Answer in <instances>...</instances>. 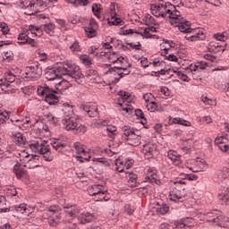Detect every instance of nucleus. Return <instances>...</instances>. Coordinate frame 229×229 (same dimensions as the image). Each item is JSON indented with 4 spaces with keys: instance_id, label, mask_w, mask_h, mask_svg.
<instances>
[{
    "instance_id": "nucleus-30",
    "label": "nucleus",
    "mask_w": 229,
    "mask_h": 229,
    "mask_svg": "<svg viewBox=\"0 0 229 229\" xmlns=\"http://www.w3.org/2000/svg\"><path fill=\"white\" fill-rule=\"evenodd\" d=\"M23 167L27 169H35V167H40V162L38 161V156H32Z\"/></svg>"
},
{
    "instance_id": "nucleus-49",
    "label": "nucleus",
    "mask_w": 229,
    "mask_h": 229,
    "mask_svg": "<svg viewBox=\"0 0 229 229\" xmlns=\"http://www.w3.org/2000/svg\"><path fill=\"white\" fill-rule=\"evenodd\" d=\"M39 155H43V158H44V160H46V162H53V159L55 158V157L53 156V154L49 150V145L48 144H47V151L43 152V153H39Z\"/></svg>"
},
{
    "instance_id": "nucleus-5",
    "label": "nucleus",
    "mask_w": 229,
    "mask_h": 229,
    "mask_svg": "<svg viewBox=\"0 0 229 229\" xmlns=\"http://www.w3.org/2000/svg\"><path fill=\"white\" fill-rule=\"evenodd\" d=\"M121 130L123 131V137L129 146H140V139H142V136L139 131H135L128 125L122 126Z\"/></svg>"
},
{
    "instance_id": "nucleus-14",
    "label": "nucleus",
    "mask_w": 229,
    "mask_h": 229,
    "mask_svg": "<svg viewBox=\"0 0 229 229\" xmlns=\"http://www.w3.org/2000/svg\"><path fill=\"white\" fill-rule=\"evenodd\" d=\"M73 148L76 150L77 153V160H80L81 162H84V160H90V152L81 145L80 142H75L73 144Z\"/></svg>"
},
{
    "instance_id": "nucleus-36",
    "label": "nucleus",
    "mask_w": 229,
    "mask_h": 229,
    "mask_svg": "<svg viewBox=\"0 0 229 229\" xmlns=\"http://www.w3.org/2000/svg\"><path fill=\"white\" fill-rule=\"evenodd\" d=\"M143 24L146 26H158L157 20L151 14H145L142 18Z\"/></svg>"
},
{
    "instance_id": "nucleus-63",
    "label": "nucleus",
    "mask_w": 229,
    "mask_h": 229,
    "mask_svg": "<svg viewBox=\"0 0 229 229\" xmlns=\"http://www.w3.org/2000/svg\"><path fill=\"white\" fill-rule=\"evenodd\" d=\"M226 140H228L226 136H217L215 139V144H216V146H221L222 144H226Z\"/></svg>"
},
{
    "instance_id": "nucleus-50",
    "label": "nucleus",
    "mask_w": 229,
    "mask_h": 229,
    "mask_svg": "<svg viewBox=\"0 0 229 229\" xmlns=\"http://www.w3.org/2000/svg\"><path fill=\"white\" fill-rule=\"evenodd\" d=\"M157 214H161V216H165L167 212H169V206L167 204H163L160 206V204H157Z\"/></svg>"
},
{
    "instance_id": "nucleus-64",
    "label": "nucleus",
    "mask_w": 229,
    "mask_h": 229,
    "mask_svg": "<svg viewBox=\"0 0 229 229\" xmlns=\"http://www.w3.org/2000/svg\"><path fill=\"white\" fill-rule=\"evenodd\" d=\"M196 66L194 64H191L187 68H185V72L188 74V76H194L196 73Z\"/></svg>"
},
{
    "instance_id": "nucleus-31",
    "label": "nucleus",
    "mask_w": 229,
    "mask_h": 229,
    "mask_svg": "<svg viewBox=\"0 0 229 229\" xmlns=\"http://www.w3.org/2000/svg\"><path fill=\"white\" fill-rule=\"evenodd\" d=\"M33 155H30V153H28V151L26 150H22L21 151L17 157L19 158V162H20V165H26V163L28 161H30V158L32 157Z\"/></svg>"
},
{
    "instance_id": "nucleus-52",
    "label": "nucleus",
    "mask_w": 229,
    "mask_h": 229,
    "mask_svg": "<svg viewBox=\"0 0 229 229\" xmlns=\"http://www.w3.org/2000/svg\"><path fill=\"white\" fill-rule=\"evenodd\" d=\"M146 107L149 112H157V110L158 111L161 108L160 106H158V104L153 100L146 104Z\"/></svg>"
},
{
    "instance_id": "nucleus-42",
    "label": "nucleus",
    "mask_w": 229,
    "mask_h": 229,
    "mask_svg": "<svg viewBox=\"0 0 229 229\" xmlns=\"http://www.w3.org/2000/svg\"><path fill=\"white\" fill-rule=\"evenodd\" d=\"M114 165H115V171H117L118 173L124 172L125 165H124V160H123V158L121 157L116 158L114 161Z\"/></svg>"
},
{
    "instance_id": "nucleus-57",
    "label": "nucleus",
    "mask_w": 229,
    "mask_h": 229,
    "mask_svg": "<svg viewBox=\"0 0 229 229\" xmlns=\"http://www.w3.org/2000/svg\"><path fill=\"white\" fill-rule=\"evenodd\" d=\"M114 42V38L108 37L106 41L102 42V47L104 49H112V43Z\"/></svg>"
},
{
    "instance_id": "nucleus-10",
    "label": "nucleus",
    "mask_w": 229,
    "mask_h": 229,
    "mask_svg": "<svg viewBox=\"0 0 229 229\" xmlns=\"http://www.w3.org/2000/svg\"><path fill=\"white\" fill-rule=\"evenodd\" d=\"M20 6L24 9L25 15H35L38 12V1L20 0Z\"/></svg>"
},
{
    "instance_id": "nucleus-38",
    "label": "nucleus",
    "mask_w": 229,
    "mask_h": 229,
    "mask_svg": "<svg viewBox=\"0 0 229 229\" xmlns=\"http://www.w3.org/2000/svg\"><path fill=\"white\" fill-rule=\"evenodd\" d=\"M91 10L93 12V15H95L97 19H101V12L103 11L101 4H93Z\"/></svg>"
},
{
    "instance_id": "nucleus-53",
    "label": "nucleus",
    "mask_w": 229,
    "mask_h": 229,
    "mask_svg": "<svg viewBox=\"0 0 229 229\" xmlns=\"http://www.w3.org/2000/svg\"><path fill=\"white\" fill-rule=\"evenodd\" d=\"M14 208L16 212H18L19 214H25V215L28 214V210H30V208L24 203L16 205Z\"/></svg>"
},
{
    "instance_id": "nucleus-12",
    "label": "nucleus",
    "mask_w": 229,
    "mask_h": 229,
    "mask_svg": "<svg viewBox=\"0 0 229 229\" xmlns=\"http://www.w3.org/2000/svg\"><path fill=\"white\" fill-rule=\"evenodd\" d=\"M29 148L32 153H46L47 151V141L42 139L34 140L30 141Z\"/></svg>"
},
{
    "instance_id": "nucleus-47",
    "label": "nucleus",
    "mask_w": 229,
    "mask_h": 229,
    "mask_svg": "<svg viewBox=\"0 0 229 229\" xmlns=\"http://www.w3.org/2000/svg\"><path fill=\"white\" fill-rule=\"evenodd\" d=\"M47 214L50 216V217H58L60 216V208L56 206H51L47 210Z\"/></svg>"
},
{
    "instance_id": "nucleus-1",
    "label": "nucleus",
    "mask_w": 229,
    "mask_h": 229,
    "mask_svg": "<svg viewBox=\"0 0 229 229\" xmlns=\"http://www.w3.org/2000/svg\"><path fill=\"white\" fill-rule=\"evenodd\" d=\"M61 75L70 76L75 80L79 85L83 83V73H81L80 67L76 64H63V66H59L58 68L47 69L45 73V76L48 81H55V80H59Z\"/></svg>"
},
{
    "instance_id": "nucleus-11",
    "label": "nucleus",
    "mask_w": 229,
    "mask_h": 229,
    "mask_svg": "<svg viewBox=\"0 0 229 229\" xmlns=\"http://www.w3.org/2000/svg\"><path fill=\"white\" fill-rule=\"evenodd\" d=\"M42 76V67L38 62H32L26 68V78H30V80H38Z\"/></svg>"
},
{
    "instance_id": "nucleus-17",
    "label": "nucleus",
    "mask_w": 229,
    "mask_h": 229,
    "mask_svg": "<svg viewBox=\"0 0 229 229\" xmlns=\"http://www.w3.org/2000/svg\"><path fill=\"white\" fill-rule=\"evenodd\" d=\"M98 28H99L98 21H96L94 19H91L89 21V26L85 28L86 37H88V38H94V37L98 35Z\"/></svg>"
},
{
    "instance_id": "nucleus-35",
    "label": "nucleus",
    "mask_w": 229,
    "mask_h": 229,
    "mask_svg": "<svg viewBox=\"0 0 229 229\" xmlns=\"http://www.w3.org/2000/svg\"><path fill=\"white\" fill-rule=\"evenodd\" d=\"M55 92L56 91H50L46 97L45 101L48 105H56L58 103L59 99L56 95H55Z\"/></svg>"
},
{
    "instance_id": "nucleus-19",
    "label": "nucleus",
    "mask_w": 229,
    "mask_h": 229,
    "mask_svg": "<svg viewBox=\"0 0 229 229\" xmlns=\"http://www.w3.org/2000/svg\"><path fill=\"white\" fill-rule=\"evenodd\" d=\"M146 175L147 182H151V183H157V185H160V180H158V175H157V169L148 167L146 170Z\"/></svg>"
},
{
    "instance_id": "nucleus-22",
    "label": "nucleus",
    "mask_w": 229,
    "mask_h": 229,
    "mask_svg": "<svg viewBox=\"0 0 229 229\" xmlns=\"http://www.w3.org/2000/svg\"><path fill=\"white\" fill-rule=\"evenodd\" d=\"M13 173L18 180H22V178H26L28 176V171L24 169V165H21L18 161L13 166Z\"/></svg>"
},
{
    "instance_id": "nucleus-8",
    "label": "nucleus",
    "mask_w": 229,
    "mask_h": 229,
    "mask_svg": "<svg viewBox=\"0 0 229 229\" xmlns=\"http://www.w3.org/2000/svg\"><path fill=\"white\" fill-rule=\"evenodd\" d=\"M186 167L192 173H203V171L208 169V165L204 159H190L186 162Z\"/></svg>"
},
{
    "instance_id": "nucleus-24",
    "label": "nucleus",
    "mask_w": 229,
    "mask_h": 229,
    "mask_svg": "<svg viewBox=\"0 0 229 229\" xmlns=\"http://www.w3.org/2000/svg\"><path fill=\"white\" fill-rule=\"evenodd\" d=\"M82 110H84L89 117H98L99 115L98 106H96V104L84 105L82 106Z\"/></svg>"
},
{
    "instance_id": "nucleus-62",
    "label": "nucleus",
    "mask_w": 229,
    "mask_h": 229,
    "mask_svg": "<svg viewBox=\"0 0 229 229\" xmlns=\"http://www.w3.org/2000/svg\"><path fill=\"white\" fill-rule=\"evenodd\" d=\"M60 216H50L48 218V223L51 226H56L58 225H60Z\"/></svg>"
},
{
    "instance_id": "nucleus-18",
    "label": "nucleus",
    "mask_w": 229,
    "mask_h": 229,
    "mask_svg": "<svg viewBox=\"0 0 229 229\" xmlns=\"http://www.w3.org/2000/svg\"><path fill=\"white\" fill-rule=\"evenodd\" d=\"M18 44H29V46L35 47V39L30 38L28 30H24L18 36Z\"/></svg>"
},
{
    "instance_id": "nucleus-51",
    "label": "nucleus",
    "mask_w": 229,
    "mask_h": 229,
    "mask_svg": "<svg viewBox=\"0 0 229 229\" xmlns=\"http://www.w3.org/2000/svg\"><path fill=\"white\" fill-rule=\"evenodd\" d=\"M70 51H72V53H80L81 52V45H80V41L75 40L72 46L69 47Z\"/></svg>"
},
{
    "instance_id": "nucleus-55",
    "label": "nucleus",
    "mask_w": 229,
    "mask_h": 229,
    "mask_svg": "<svg viewBox=\"0 0 229 229\" xmlns=\"http://www.w3.org/2000/svg\"><path fill=\"white\" fill-rule=\"evenodd\" d=\"M174 74H176L177 78H179V80H182V81H186L189 82L191 81V78H189V75L184 74L182 72H178L176 70H174Z\"/></svg>"
},
{
    "instance_id": "nucleus-27",
    "label": "nucleus",
    "mask_w": 229,
    "mask_h": 229,
    "mask_svg": "<svg viewBox=\"0 0 229 229\" xmlns=\"http://www.w3.org/2000/svg\"><path fill=\"white\" fill-rule=\"evenodd\" d=\"M96 219V216H94L93 214H90L89 212H84L81 213L78 216V221L81 223V225H87V223H92Z\"/></svg>"
},
{
    "instance_id": "nucleus-7",
    "label": "nucleus",
    "mask_w": 229,
    "mask_h": 229,
    "mask_svg": "<svg viewBox=\"0 0 229 229\" xmlns=\"http://www.w3.org/2000/svg\"><path fill=\"white\" fill-rule=\"evenodd\" d=\"M119 66H115L114 68H109L108 73L111 76H114V83H118L121 78H124V76H128L131 71L128 67H130V64H128V59H125V64H120Z\"/></svg>"
},
{
    "instance_id": "nucleus-28",
    "label": "nucleus",
    "mask_w": 229,
    "mask_h": 229,
    "mask_svg": "<svg viewBox=\"0 0 229 229\" xmlns=\"http://www.w3.org/2000/svg\"><path fill=\"white\" fill-rule=\"evenodd\" d=\"M167 157L173 162L174 165H180L182 164V156L174 150H169L167 152Z\"/></svg>"
},
{
    "instance_id": "nucleus-23",
    "label": "nucleus",
    "mask_w": 229,
    "mask_h": 229,
    "mask_svg": "<svg viewBox=\"0 0 229 229\" xmlns=\"http://www.w3.org/2000/svg\"><path fill=\"white\" fill-rule=\"evenodd\" d=\"M107 60L110 64H114L115 65H120V64H126V58L121 56L115 52L109 53L107 55Z\"/></svg>"
},
{
    "instance_id": "nucleus-4",
    "label": "nucleus",
    "mask_w": 229,
    "mask_h": 229,
    "mask_svg": "<svg viewBox=\"0 0 229 229\" xmlns=\"http://www.w3.org/2000/svg\"><path fill=\"white\" fill-rule=\"evenodd\" d=\"M171 185L174 187V190L170 191V199L178 203L180 199H183L187 195L185 191V185H187V183L184 180L176 179L175 181H171Z\"/></svg>"
},
{
    "instance_id": "nucleus-25",
    "label": "nucleus",
    "mask_w": 229,
    "mask_h": 229,
    "mask_svg": "<svg viewBox=\"0 0 229 229\" xmlns=\"http://www.w3.org/2000/svg\"><path fill=\"white\" fill-rule=\"evenodd\" d=\"M86 78L89 83H100L101 81V77H99L98 71L92 69L86 71Z\"/></svg>"
},
{
    "instance_id": "nucleus-3",
    "label": "nucleus",
    "mask_w": 229,
    "mask_h": 229,
    "mask_svg": "<svg viewBox=\"0 0 229 229\" xmlns=\"http://www.w3.org/2000/svg\"><path fill=\"white\" fill-rule=\"evenodd\" d=\"M64 130L66 131H73V133H85L87 126L81 124L80 118L76 115L64 117L62 120Z\"/></svg>"
},
{
    "instance_id": "nucleus-32",
    "label": "nucleus",
    "mask_w": 229,
    "mask_h": 229,
    "mask_svg": "<svg viewBox=\"0 0 229 229\" xmlns=\"http://www.w3.org/2000/svg\"><path fill=\"white\" fill-rule=\"evenodd\" d=\"M62 112L64 117H72L74 114V109L72 108V105L68 103L63 104Z\"/></svg>"
},
{
    "instance_id": "nucleus-48",
    "label": "nucleus",
    "mask_w": 229,
    "mask_h": 229,
    "mask_svg": "<svg viewBox=\"0 0 229 229\" xmlns=\"http://www.w3.org/2000/svg\"><path fill=\"white\" fill-rule=\"evenodd\" d=\"M51 91L47 85L38 86L37 89L38 96H47Z\"/></svg>"
},
{
    "instance_id": "nucleus-20",
    "label": "nucleus",
    "mask_w": 229,
    "mask_h": 229,
    "mask_svg": "<svg viewBox=\"0 0 229 229\" xmlns=\"http://www.w3.org/2000/svg\"><path fill=\"white\" fill-rule=\"evenodd\" d=\"M155 151H157V146H155L153 143H147L143 145L141 149V153L144 155L145 158H153Z\"/></svg>"
},
{
    "instance_id": "nucleus-61",
    "label": "nucleus",
    "mask_w": 229,
    "mask_h": 229,
    "mask_svg": "<svg viewBox=\"0 0 229 229\" xmlns=\"http://www.w3.org/2000/svg\"><path fill=\"white\" fill-rule=\"evenodd\" d=\"M201 101L204 103V105H208V106L216 105V100H213L205 95L201 96Z\"/></svg>"
},
{
    "instance_id": "nucleus-21",
    "label": "nucleus",
    "mask_w": 229,
    "mask_h": 229,
    "mask_svg": "<svg viewBox=\"0 0 229 229\" xmlns=\"http://www.w3.org/2000/svg\"><path fill=\"white\" fill-rule=\"evenodd\" d=\"M64 214L66 217H71V219H74L78 214H80V207L74 205H66L64 208Z\"/></svg>"
},
{
    "instance_id": "nucleus-43",
    "label": "nucleus",
    "mask_w": 229,
    "mask_h": 229,
    "mask_svg": "<svg viewBox=\"0 0 229 229\" xmlns=\"http://www.w3.org/2000/svg\"><path fill=\"white\" fill-rule=\"evenodd\" d=\"M71 87V82L66 80H63L55 84V89L57 90H67Z\"/></svg>"
},
{
    "instance_id": "nucleus-33",
    "label": "nucleus",
    "mask_w": 229,
    "mask_h": 229,
    "mask_svg": "<svg viewBox=\"0 0 229 229\" xmlns=\"http://www.w3.org/2000/svg\"><path fill=\"white\" fill-rule=\"evenodd\" d=\"M107 22L109 26H123L124 24V21L119 18V14L115 16H111L107 18Z\"/></svg>"
},
{
    "instance_id": "nucleus-45",
    "label": "nucleus",
    "mask_w": 229,
    "mask_h": 229,
    "mask_svg": "<svg viewBox=\"0 0 229 229\" xmlns=\"http://www.w3.org/2000/svg\"><path fill=\"white\" fill-rule=\"evenodd\" d=\"M39 7L46 8L47 6H54L58 0H37Z\"/></svg>"
},
{
    "instance_id": "nucleus-26",
    "label": "nucleus",
    "mask_w": 229,
    "mask_h": 229,
    "mask_svg": "<svg viewBox=\"0 0 229 229\" xmlns=\"http://www.w3.org/2000/svg\"><path fill=\"white\" fill-rule=\"evenodd\" d=\"M194 225H196V222L191 217L182 218L175 223L177 228H192Z\"/></svg>"
},
{
    "instance_id": "nucleus-37",
    "label": "nucleus",
    "mask_w": 229,
    "mask_h": 229,
    "mask_svg": "<svg viewBox=\"0 0 229 229\" xmlns=\"http://www.w3.org/2000/svg\"><path fill=\"white\" fill-rule=\"evenodd\" d=\"M217 198L219 201H222V203L229 205V188L219 192Z\"/></svg>"
},
{
    "instance_id": "nucleus-13",
    "label": "nucleus",
    "mask_w": 229,
    "mask_h": 229,
    "mask_svg": "<svg viewBox=\"0 0 229 229\" xmlns=\"http://www.w3.org/2000/svg\"><path fill=\"white\" fill-rule=\"evenodd\" d=\"M133 33H136V35H140L141 37H143V38H151V37H155V33H157V28L148 27L140 33L137 32L133 29H125L122 31L123 35H133Z\"/></svg>"
},
{
    "instance_id": "nucleus-44",
    "label": "nucleus",
    "mask_w": 229,
    "mask_h": 229,
    "mask_svg": "<svg viewBox=\"0 0 229 229\" xmlns=\"http://www.w3.org/2000/svg\"><path fill=\"white\" fill-rule=\"evenodd\" d=\"M17 123H20V124L18 125L19 128H21V130H26L27 128H30V126H31V118L26 117L23 120H17Z\"/></svg>"
},
{
    "instance_id": "nucleus-29",
    "label": "nucleus",
    "mask_w": 229,
    "mask_h": 229,
    "mask_svg": "<svg viewBox=\"0 0 229 229\" xmlns=\"http://www.w3.org/2000/svg\"><path fill=\"white\" fill-rule=\"evenodd\" d=\"M12 140L16 146H25L26 145V138H24V134L21 132H14L12 135Z\"/></svg>"
},
{
    "instance_id": "nucleus-34",
    "label": "nucleus",
    "mask_w": 229,
    "mask_h": 229,
    "mask_svg": "<svg viewBox=\"0 0 229 229\" xmlns=\"http://www.w3.org/2000/svg\"><path fill=\"white\" fill-rule=\"evenodd\" d=\"M170 124H181V126H187V127L192 126V123H191V122L181 117L171 118Z\"/></svg>"
},
{
    "instance_id": "nucleus-60",
    "label": "nucleus",
    "mask_w": 229,
    "mask_h": 229,
    "mask_svg": "<svg viewBox=\"0 0 229 229\" xmlns=\"http://www.w3.org/2000/svg\"><path fill=\"white\" fill-rule=\"evenodd\" d=\"M218 178L220 180H226V178H229V169L224 168L218 172Z\"/></svg>"
},
{
    "instance_id": "nucleus-6",
    "label": "nucleus",
    "mask_w": 229,
    "mask_h": 229,
    "mask_svg": "<svg viewBox=\"0 0 229 229\" xmlns=\"http://www.w3.org/2000/svg\"><path fill=\"white\" fill-rule=\"evenodd\" d=\"M88 193L92 196L94 201H108L110 197L108 191L100 184H94L88 187Z\"/></svg>"
},
{
    "instance_id": "nucleus-9",
    "label": "nucleus",
    "mask_w": 229,
    "mask_h": 229,
    "mask_svg": "<svg viewBox=\"0 0 229 229\" xmlns=\"http://www.w3.org/2000/svg\"><path fill=\"white\" fill-rule=\"evenodd\" d=\"M170 24L178 28L182 33H186L191 30V22L187 21L178 11V15L170 20Z\"/></svg>"
},
{
    "instance_id": "nucleus-2",
    "label": "nucleus",
    "mask_w": 229,
    "mask_h": 229,
    "mask_svg": "<svg viewBox=\"0 0 229 229\" xmlns=\"http://www.w3.org/2000/svg\"><path fill=\"white\" fill-rule=\"evenodd\" d=\"M150 12L155 17H163L170 20L178 17V10L169 3L152 4H150Z\"/></svg>"
},
{
    "instance_id": "nucleus-15",
    "label": "nucleus",
    "mask_w": 229,
    "mask_h": 229,
    "mask_svg": "<svg viewBox=\"0 0 229 229\" xmlns=\"http://www.w3.org/2000/svg\"><path fill=\"white\" fill-rule=\"evenodd\" d=\"M186 40L190 42H196L198 40H204L205 39V33L201 29H192L191 28L189 31L186 33L185 36Z\"/></svg>"
},
{
    "instance_id": "nucleus-16",
    "label": "nucleus",
    "mask_w": 229,
    "mask_h": 229,
    "mask_svg": "<svg viewBox=\"0 0 229 229\" xmlns=\"http://www.w3.org/2000/svg\"><path fill=\"white\" fill-rule=\"evenodd\" d=\"M199 217L200 221H208V223H214L215 225H217L219 217H221V211L212 210L206 215H199Z\"/></svg>"
},
{
    "instance_id": "nucleus-59",
    "label": "nucleus",
    "mask_w": 229,
    "mask_h": 229,
    "mask_svg": "<svg viewBox=\"0 0 229 229\" xmlns=\"http://www.w3.org/2000/svg\"><path fill=\"white\" fill-rule=\"evenodd\" d=\"M214 38L216 40H219L220 42H225L228 40V35L226 32H222V33H216L214 35Z\"/></svg>"
},
{
    "instance_id": "nucleus-41",
    "label": "nucleus",
    "mask_w": 229,
    "mask_h": 229,
    "mask_svg": "<svg viewBox=\"0 0 229 229\" xmlns=\"http://www.w3.org/2000/svg\"><path fill=\"white\" fill-rule=\"evenodd\" d=\"M28 33H31L32 37H41L42 36V30L40 28L35 26V25H30L28 29Z\"/></svg>"
},
{
    "instance_id": "nucleus-39",
    "label": "nucleus",
    "mask_w": 229,
    "mask_h": 229,
    "mask_svg": "<svg viewBox=\"0 0 229 229\" xmlns=\"http://www.w3.org/2000/svg\"><path fill=\"white\" fill-rule=\"evenodd\" d=\"M217 226H221L222 228H228L229 226V218L223 216V213H220V216L216 223Z\"/></svg>"
},
{
    "instance_id": "nucleus-40",
    "label": "nucleus",
    "mask_w": 229,
    "mask_h": 229,
    "mask_svg": "<svg viewBox=\"0 0 229 229\" xmlns=\"http://www.w3.org/2000/svg\"><path fill=\"white\" fill-rule=\"evenodd\" d=\"M125 174L131 187H135L137 185V174L130 172H126Z\"/></svg>"
},
{
    "instance_id": "nucleus-46",
    "label": "nucleus",
    "mask_w": 229,
    "mask_h": 229,
    "mask_svg": "<svg viewBox=\"0 0 229 229\" xmlns=\"http://www.w3.org/2000/svg\"><path fill=\"white\" fill-rule=\"evenodd\" d=\"M55 26L52 22L46 23L44 25L45 33H47V35H50V37H53V35H55Z\"/></svg>"
},
{
    "instance_id": "nucleus-54",
    "label": "nucleus",
    "mask_w": 229,
    "mask_h": 229,
    "mask_svg": "<svg viewBox=\"0 0 229 229\" xmlns=\"http://www.w3.org/2000/svg\"><path fill=\"white\" fill-rule=\"evenodd\" d=\"M80 60L83 65H92V58L87 55H80Z\"/></svg>"
},
{
    "instance_id": "nucleus-56",
    "label": "nucleus",
    "mask_w": 229,
    "mask_h": 229,
    "mask_svg": "<svg viewBox=\"0 0 229 229\" xmlns=\"http://www.w3.org/2000/svg\"><path fill=\"white\" fill-rule=\"evenodd\" d=\"M106 131L108 137H111V139H115V132L117 131V127L114 125H109L106 127Z\"/></svg>"
},
{
    "instance_id": "nucleus-58",
    "label": "nucleus",
    "mask_w": 229,
    "mask_h": 229,
    "mask_svg": "<svg viewBox=\"0 0 229 229\" xmlns=\"http://www.w3.org/2000/svg\"><path fill=\"white\" fill-rule=\"evenodd\" d=\"M10 119V114L6 111H0V124H4Z\"/></svg>"
}]
</instances>
